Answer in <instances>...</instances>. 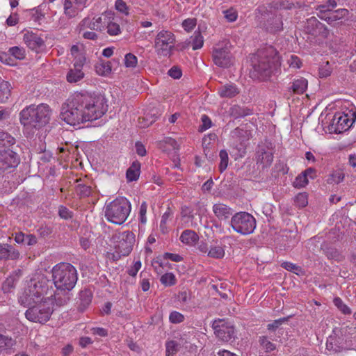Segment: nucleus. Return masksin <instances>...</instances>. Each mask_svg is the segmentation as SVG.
I'll use <instances>...</instances> for the list:
<instances>
[{
  "label": "nucleus",
  "instance_id": "c85d7f7f",
  "mask_svg": "<svg viewBox=\"0 0 356 356\" xmlns=\"http://www.w3.org/2000/svg\"><path fill=\"white\" fill-rule=\"evenodd\" d=\"M140 173V163L138 161L133 162L126 172V178L127 181L130 182L136 181L139 178Z\"/></svg>",
  "mask_w": 356,
  "mask_h": 356
},
{
  "label": "nucleus",
  "instance_id": "a19ab883",
  "mask_svg": "<svg viewBox=\"0 0 356 356\" xmlns=\"http://www.w3.org/2000/svg\"><path fill=\"white\" fill-rule=\"evenodd\" d=\"M9 54L18 60H22L25 58V50L22 47H13L8 50Z\"/></svg>",
  "mask_w": 356,
  "mask_h": 356
},
{
  "label": "nucleus",
  "instance_id": "de8ad7c7",
  "mask_svg": "<svg viewBox=\"0 0 356 356\" xmlns=\"http://www.w3.org/2000/svg\"><path fill=\"white\" fill-rule=\"evenodd\" d=\"M16 280L13 277H8L3 283L2 289L4 293H9L15 288Z\"/></svg>",
  "mask_w": 356,
  "mask_h": 356
},
{
  "label": "nucleus",
  "instance_id": "cd10ccee",
  "mask_svg": "<svg viewBox=\"0 0 356 356\" xmlns=\"http://www.w3.org/2000/svg\"><path fill=\"white\" fill-rule=\"evenodd\" d=\"M12 86L11 84L6 81H0V104L8 102L11 96Z\"/></svg>",
  "mask_w": 356,
  "mask_h": 356
},
{
  "label": "nucleus",
  "instance_id": "39448f33",
  "mask_svg": "<svg viewBox=\"0 0 356 356\" xmlns=\"http://www.w3.org/2000/svg\"><path fill=\"white\" fill-rule=\"evenodd\" d=\"M52 279L56 289L72 290L77 282L76 268L69 263H60L52 268Z\"/></svg>",
  "mask_w": 356,
  "mask_h": 356
},
{
  "label": "nucleus",
  "instance_id": "c9c22d12",
  "mask_svg": "<svg viewBox=\"0 0 356 356\" xmlns=\"http://www.w3.org/2000/svg\"><path fill=\"white\" fill-rule=\"evenodd\" d=\"M307 81L304 78L296 79L292 85L293 91L298 94L303 93L307 88Z\"/></svg>",
  "mask_w": 356,
  "mask_h": 356
},
{
  "label": "nucleus",
  "instance_id": "a211bd4d",
  "mask_svg": "<svg viewBox=\"0 0 356 356\" xmlns=\"http://www.w3.org/2000/svg\"><path fill=\"white\" fill-rule=\"evenodd\" d=\"M18 162L17 154L14 152L10 149L0 150V170L15 167Z\"/></svg>",
  "mask_w": 356,
  "mask_h": 356
},
{
  "label": "nucleus",
  "instance_id": "a878e982",
  "mask_svg": "<svg viewBox=\"0 0 356 356\" xmlns=\"http://www.w3.org/2000/svg\"><path fill=\"white\" fill-rule=\"evenodd\" d=\"M213 212L220 220L228 218L232 214V209L222 203H217L213 206Z\"/></svg>",
  "mask_w": 356,
  "mask_h": 356
},
{
  "label": "nucleus",
  "instance_id": "9b49d317",
  "mask_svg": "<svg viewBox=\"0 0 356 356\" xmlns=\"http://www.w3.org/2000/svg\"><path fill=\"white\" fill-rule=\"evenodd\" d=\"M231 227L237 233L248 235L254 232L256 228L255 218L247 212H238L231 219Z\"/></svg>",
  "mask_w": 356,
  "mask_h": 356
},
{
  "label": "nucleus",
  "instance_id": "393cba45",
  "mask_svg": "<svg viewBox=\"0 0 356 356\" xmlns=\"http://www.w3.org/2000/svg\"><path fill=\"white\" fill-rule=\"evenodd\" d=\"M203 36L200 32L195 31L193 35L184 42L183 47L185 48L191 46L193 50H197L201 49L203 47Z\"/></svg>",
  "mask_w": 356,
  "mask_h": 356
},
{
  "label": "nucleus",
  "instance_id": "13d9d810",
  "mask_svg": "<svg viewBox=\"0 0 356 356\" xmlns=\"http://www.w3.org/2000/svg\"><path fill=\"white\" fill-rule=\"evenodd\" d=\"M201 121L202 125L200 127V130L201 131H206L207 129H209L212 125L211 119L206 115H202Z\"/></svg>",
  "mask_w": 356,
  "mask_h": 356
},
{
  "label": "nucleus",
  "instance_id": "4be33fe9",
  "mask_svg": "<svg viewBox=\"0 0 356 356\" xmlns=\"http://www.w3.org/2000/svg\"><path fill=\"white\" fill-rule=\"evenodd\" d=\"M70 54L73 57V65L83 66L86 62L85 48L82 44L72 46Z\"/></svg>",
  "mask_w": 356,
  "mask_h": 356
},
{
  "label": "nucleus",
  "instance_id": "2f4dec72",
  "mask_svg": "<svg viewBox=\"0 0 356 356\" xmlns=\"http://www.w3.org/2000/svg\"><path fill=\"white\" fill-rule=\"evenodd\" d=\"M238 92V89L234 85H225L218 89V94L221 97L231 98Z\"/></svg>",
  "mask_w": 356,
  "mask_h": 356
},
{
  "label": "nucleus",
  "instance_id": "20e7f679",
  "mask_svg": "<svg viewBox=\"0 0 356 356\" xmlns=\"http://www.w3.org/2000/svg\"><path fill=\"white\" fill-rule=\"evenodd\" d=\"M79 92L71 95L62 104L60 118L70 126H78L86 122Z\"/></svg>",
  "mask_w": 356,
  "mask_h": 356
},
{
  "label": "nucleus",
  "instance_id": "f3484780",
  "mask_svg": "<svg viewBox=\"0 0 356 356\" xmlns=\"http://www.w3.org/2000/svg\"><path fill=\"white\" fill-rule=\"evenodd\" d=\"M106 32L110 36L119 35L122 33V29L119 24L120 18L113 12H106Z\"/></svg>",
  "mask_w": 356,
  "mask_h": 356
},
{
  "label": "nucleus",
  "instance_id": "bb28decb",
  "mask_svg": "<svg viewBox=\"0 0 356 356\" xmlns=\"http://www.w3.org/2000/svg\"><path fill=\"white\" fill-rule=\"evenodd\" d=\"M96 73L102 76H108L112 72V67L110 61L100 60L95 65Z\"/></svg>",
  "mask_w": 356,
  "mask_h": 356
},
{
  "label": "nucleus",
  "instance_id": "412c9836",
  "mask_svg": "<svg viewBox=\"0 0 356 356\" xmlns=\"http://www.w3.org/2000/svg\"><path fill=\"white\" fill-rule=\"evenodd\" d=\"M24 41L32 50L39 52L44 48L43 40L37 34L32 32H26L24 35Z\"/></svg>",
  "mask_w": 356,
  "mask_h": 356
},
{
  "label": "nucleus",
  "instance_id": "2eb2a0df",
  "mask_svg": "<svg viewBox=\"0 0 356 356\" xmlns=\"http://www.w3.org/2000/svg\"><path fill=\"white\" fill-rule=\"evenodd\" d=\"M339 330H334L333 333L329 336L326 342L327 350L334 352H341L352 348L349 341L339 336Z\"/></svg>",
  "mask_w": 356,
  "mask_h": 356
},
{
  "label": "nucleus",
  "instance_id": "dca6fc26",
  "mask_svg": "<svg viewBox=\"0 0 356 356\" xmlns=\"http://www.w3.org/2000/svg\"><path fill=\"white\" fill-rule=\"evenodd\" d=\"M88 0H64L63 12L68 18L75 17L86 6Z\"/></svg>",
  "mask_w": 356,
  "mask_h": 356
},
{
  "label": "nucleus",
  "instance_id": "8fccbe9b",
  "mask_svg": "<svg viewBox=\"0 0 356 356\" xmlns=\"http://www.w3.org/2000/svg\"><path fill=\"white\" fill-rule=\"evenodd\" d=\"M219 156L220 159L219 169L220 172H223L226 170L228 165V154L225 150H221Z\"/></svg>",
  "mask_w": 356,
  "mask_h": 356
},
{
  "label": "nucleus",
  "instance_id": "473e14b6",
  "mask_svg": "<svg viewBox=\"0 0 356 356\" xmlns=\"http://www.w3.org/2000/svg\"><path fill=\"white\" fill-rule=\"evenodd\" d=\"M80 309L81 310L83 311L85 310L88 306L90 304L92 301V293L88 290H83L81 291L80 294Z\"/></svg>",
  "mask_w": 356,
  "mask_h": 356
},
{
  "label": "nucleus",
  "instance_id": "79ce46f5",
  "mask_svg": "<svg viewBox=\"0 0 356 356\" xmlns=\"http://www.w3.org/2000/svg\"><path fill=\"white\" fill-rule=\"evenodd\" d=\"M281 266L284 269H286V270H287L289 271L293 272V273H296V275H299L303 273V270L301 268V267H300V266H297L295 264H293L291 262L285 261V262H283L281 264Z\"/></svg>",
  "mask_w": 356,
  "mask_h": 356
},
{
  "label": "nucleus",
  "instance_id": "f257e3e1",
  "mask_svg": "<svg viewBox=\"0 0 356 356\" xmlns=\"http://www.w3.org/2000/svg\"><path fill=\"white\" fill-rule=\"evenodd\" d=\"M47 277L41 272H36L24 283V286L19 296V302L29 307L33 302H41L47 297L54 298V291L49 287Z\"/></svg>",
  "mask_w": 356,
  "mask_h": 356
},
{
  "label": "nucleus",
  "instance_id": "6e6552de",
  "mask_svg": "<svg viewBox=\"0 0 356 356\" xmlns=\"http://www.w3.org/2000/svg\"><path fill=\"white\" fill-rule=\"evenodd\" d=\"M54 305V298L50 297L39 302H33L25 313L26 318L31 322L44 323L49 320Z\"/></svg>",
  "mask_w": 356,
  "mask_h": 356
},
{
  "label": "nucleus",
  "instance_id": "7ed1b4c3",
  "mask_svg": "<svg viewBox=\"0 0 356 356\" xmlns=\"http://www.w3.org/2000/svg\"><path fill=\"white\" fill-rule=\"evenodd\" d=\"M51 115L52 110L48 104H31L21 111L19 119L26 129L29 127L40 128L50 122Z\"/></svg>",
  "mask_w": 356,
  "mask_h": 356
},
{
  "label": "nucleus",
  "instance_id": "bf43d9fd",
  "mask_svg": "<svg viewBox=\"0 0 356 356\" xmlns=\"http://www.w3.org/2000/svg\"><path fill=\"white\" fill-rule=\"evenodd\" d=\"M58 214L61 218L69 219L72 217V212L65 207L60 206L58 208Z\"/></svg>",
  "mask_w": 356,
  "mask_h": 356
},
{
  "label": "nucleus",
  "instance_id": "f8f14e48",
  "mask_svg": "<svg viewBox=\"0 0 356 356\" xmlns=\"http://www.w3.org/2000/svg\"><path fill=\"white\" fill-rule=\"evenodd\" d=\"M213 60L216 65L223 68L229 67L233 65L234 58L229 42L223 41L216 44L213 50Z\"/></svg>",
  "mask_w": 356,
  "mask_h": 356
},
{
  "label": "nucleus",
  "instance_id": "774afa93",
  "mask_svg": "<svg viewBox=\"0 0 356 356\" xmlns=\"http://www.w3.org/2000/svg\"><path fill=\"white\" fill-rule=\"evenodd\" d=\"M18 20V15L17 14H13L10 15L9 17L6 19V24L8 26H15L17 24Z\"/></svg>",
  "mask_w": 356,
  "mask_h": 356
},
{
  "label": "nucleus",
  "instance_id": "ddd939ff",
  "mask_svg": "<svg viewBox=\"0 0 356 356\" xmlns=\"http://www.w3.org/2000/svg\"><path fill=\"white\" fill-rule=\"evenodd\" d=\"M212 327L216 337L222 341L229 342L235 338V330L233 325L225 319L215 320L213 322Z\"/></svg>",
  "mask_w": 356,
  "mask_h": 356
},
{
  "label": "nucleus",
  "instance_id": "6e6d98bb",
  "mask_svg": "<svg viewBox=\"0 0 356 356\" xmlns=\"http://www.w3.org/2000/svg\"><path fill=\"white\" fill-rule=\"evenodd\" d=\"M141 266L142 264L140 260L135 261L133 265L128 269V274L130 276L136 277Z\"/></svg>",
  "mask_w": 356,
  "mask_h": 356
},
{
  "label": "nucleus",
  "instance_id": "3c124183",
  "mask_svg": "<svg viewBox=\"0 0 356 356\" xmlns=\"http://www.w3.org/2000/svg\"><path fill=\"white\" fill-rule=\"evenodd\" d=\"M169 321L172 323H180L184 321V316L179 312L173 311L169 315Z\"/></svg>",
  "mask_w": 356,
  "mask_h": 356
},
{
  "label": "nucleus",
  "instance_id": "5701e85b",
  "mask_svg": "<svg viewBox=\"0 0 356 356\" xmlns=\"http://www.w3.org/2000/svg\"><path fill=\"white\" fill-rule=\"evenodd\" d=\"M180 220L181 225L195 227L198 225L193 211L187 207L181 208Z\"/></svg>",
  "mask_w": 356,
  "mask_h": 356
},
{
  "label": "nucleus",
  "instance_id": "37998d69",
  "mask_svg": "<svg viewBox=\"0 0 356 356\" xmlns=\"http://www.w3.org/2000/svg\"><path fill=\"white\" fill-rule=\"evenodd\" d=\"M308 177L303 172L299 175L293 181V186L295 188H303L308 184Z\"/></svg>",
  "mask_w": 356,
  "mask_h": 356
},
{
  "label": "nucleus",
  "instance_id": "6ab92c4d",
  "mask_svg": "<svg viewBox=\"0 0 356 356\" xmlns=\"http://www.w3.org/2000/svg\"><path fill=\"white\" fill-rule=\"evenodd\" d=\"M325 6L319 8L320 13H323L322 15H319L321 19H325L329 24H333L334 22L346 17L348 14L346 9H338L336 10H325Z\"/></svg>",
  "mask_w": 356,
  "mask_h": 356
},
{
  "label": "nucleus",
  "instance_id": "1a4fd4ad",
  "mask_svg": "<svg viewBox=\"0 0 356 356\" xmlns=\"http://www.w3.org/2000/svg\"><path fill=\"white\" fill-rule=\"evenodd\" d=\"M355 119L356 114L352 110L337 112L330 120L328 129L330 132L334 134L346 131L352 127Z\"/></svg>",
  "mask_w": 356,
  "mask_h": 356
},
{
  "label": "nucleus",
  "instance_id": "b1692460",
  "mask_svg": "<svg viewBox=\"0 0 356 356\" xmlns=\"http://www.w3.org/2000/svg\"><path fill=\"white\" fill-rule=\"evenodd\" d=\"M180 241L186 245L194 246L199 241V236L193 230L186 229L179 236Z\"/></svg>",
  "mask_w": 356,
  "mask_h": 356
},
{
  "label": "nucleus",
  "instance_id": "0eeeda50",
  "mask_svg": "<svg viewBox=\"0 0 356 356\" xmlns=\"http://www.w3.org/2000/svg\"><path fill=\"white\" fill-rule=\"evenodd\" d=\"M131 210V205L129 201L124 197H120L105 206L104 216L108 221L122 225L127 219Z\"/></svg>",
  "mask_w": 356,
  "mask_h": 356
},
{
  "label": "nucleus",
  "instance_id": "680f3d73",
  "mask_svg": "<svg viewBox=\"0 0 356 356\" xmlns=\"http://www.w3.org/2000/svg\"><path fill=\"white\" fill-rule=\"evenodd\" d=\"M181 70L177 67H172L168 71V75L173 79H177L181 76Z\"/></svg>",
  "mask_w": 356,
  "mask_h": 356
},
{
  "label": "nucleus",
  "instance_id": "7c9ffc66",
  "mask_svg": "<svg viewBox=\"0 0 356 356\" xmlns=\"http://www.w3.org/2000/svg\"><path fill=\"white\" fill-rule=\"evenodd\" d=\"M83 66L74 65L67 74V80L70 83H76L84 77V73L82 71Z\"/></svg>",
  "mask_w": 356,
  "mask_h": 356
},
{
  "label": "nucleus",
  "instance_id": "aec40b11",
  "mask_svg": "<svg viewBox=\"0 0 356 356\" xmlns=\"http://www.w3.org/2000/svg\"><path fill=\"white\" fill-rule=\"evenodd\" d=\"M106 12L102 15L93 18H85L82 20L81 26L83 28H88L92 30L102 31L106 25Z\"/></svg>",
  "mask_w": 356,
  "mask_h": 356
},
{
  "label": "nucleus",
  "instance_id": "ea45409f",
  "mask_svg": "<svg viewBox=\"0 0 356 356\" xmlns=\"http://www.w3.org/2000/svg\"><path fill=\"white\" fill-rule=\"evenodd\" d=\"M160 281L164 286H169L176 283V278L172 273H167L161 277Z\"/></svg>",
  "mask_w": 356,
  "mask_h": 356
},
{
  "label": "nucleus",
  "instance_id": "49530a36",
  "mask_svg": "<svg viewBox=\"0 0 356 356\" xmlns=\"http://www.w3.org/2000/svg\"><path fill=\"white\" fill-rule=\"evenodd\" d=\"M15 341L11 337H8L0 334V348H8L13 346Z\"/></svg>",
  "mask_w": 356,
  "mask_h": 356
},
{
  "label": "nucleus",
  "instance_id": "e433bc0d",
  "mask_svg": "<svg viewBox=\"0 0 356 356\" xmlns=\"http://www.w3.org/2000/svg\"><path fill=\"white\" fill-rule=\"evenodd\" d=\"M123 63L126 68L135 69L138 65V58L132 53H127L124 55Z\"/></svg>",
  "mask_w": 356,
  "mask_h": 356
},
{
  "label": "nucleus",
  "instance_id": "f704fd0d",
  "mask_svg": "<svg viewBox=\"0 0 356 356\" xmlns=\"http://www.w3.org/2000/svg\"><path fill=\"white\" fill-rule=\"evenodd\" d=\"M282 22L280 17L275 16L272 19L268 22L266 25V30L270 32H277L282 29Z\"/></svg>",
  "mask_w": 356,
  "mask_h": 356
},
{
  "label": "nucleus",
  "instance_id": "5fc2aeb1",
  "mask_svg": "<svg viewBox=\"0 0 356 356\" xmlns=\"http://www.w3.org/2000/svg\"><path fill=\"white\" fill-rule=\"evenodd\" d=\"M197 21L194 18H188L182 22V27L186 31H192L196 26Z\"/></svg>",
  "mask_w": 356,
  "mask_h": 356
},
{
  "label": "nucleus",
  "instance_id": "338daca9",
  "mask_svg": "<svg viewBox=\"0 0 356 356\" xmlns=\"http://www.w3.org/2000/svg\"><path fill=\"white\" fill-rule=\"evenodd\" d=\"M344 176L342 172H338L332 175L331 182L339 183L343 181Z\"/></svg>",
  "mask_w": 356,
  "mask_h": 356
},
{
  "label": "nucleus",
  "instance_id": "0e129e2a",
  "mask_svg": "<svg viewBox=\"0 0 356 356\" xmlns=\"http://www.w3.org/2000/svg\"><path fill=\"white\" fill-rule=\"evenodd\" d=\"M152 267L157 274L163 273V264L159 260H155L152 262Z\"/></svg>",
  "mask_w": 356,
  "mask_h": 356
},
{
  "label": "nucleus",
  "instance_id": "052dcab7",
  "mask_svg": "<svg viewBox=\"0 0 356 356\" xmlns=\"http://www.w3.org/2000/svg\"><path fill=\"white\" fill-rule=\"evenodd\" d=\"M8 251H7V253H6V259L8 258V259H17L19 258V252L13 249L11 246L8 245Z\"/></svg>",
  "mask_w": 356,
  "mask_h": 356
},
{
  "label": "nucleus",
  "instance_id": "69168bd1",
  "mask_svg": "<svg viewBox=\"0 0 356 356\" xmlns=\"http://www.w3.org/2000/svg\"><path fill=\"white\" fill-rule=\"evenodd\" d=\"M164 257L173 261L179 262L182 260V257L177 254L165 253Z\"/></svg>",
  "mask_w": 356,
  "mask_h": 356
},
{
  "label": "nucleus",
  "instance_id": "4d7b16f0",
  "mask_svg": "<svg viewBox=\"0 0 356 356\" xmlns=\"http://www.w3.org/2000/svg\"><path fill=\"white\" fill-rule=\"evenodd\" d=\"M147 209V205L146 202H142V204H140V210H139V220L143 224H145L147 222V217H146Z\"/></svg>",
  "mask_w": 356,
  "mask_h": 356
},
{
  "label": "nucleus",
  "instance_id": "864d4df0",
  "mask_svg": "<svg viewBox=\"0 0 356 356\" xmlns=\"http://www.w3.org/2000/svg\"><path fill=\"white\" fill-rule=\"evenodd\" d=\"M287 63L290 67L298 69L301 67L302 63L300 58L295 55H291L287 60Z\"/></svg>",
  "mask_w": 356,
  "mask_h": 356
},
{
  "label": "nucleus",
  "instance_id": "9d476101",
  "mask_svg": "<svg viewBox=\"0 0 356 356\" xmlns=\"http://www.w3.org/2000/svg\"><path fill=\"white\" fill-rule=\"evenodd\" d=\"M175 35L168 30L158 32L154 40V49L159 56L169 57L175 44Z\"/></svg>",
  "mask_w": 356,
  "mask_h": 356
},
{
  "label": "nucleus",
  "instance_id": "c03bdc74",
  "mask_svg": "<svg viewBox=\"0 0 356 356\" xmlns=\"http://www.w3.org/2000/svg\"><path fill=\"white\" fill-rule=\"evenodd\" d=\"M166 356H173L179 348V344L175 341H170L166 343Z\"/></svg>",
  "mask_w": 356,
  "mask_h": 356
},
{
  "label": "nucleus",
  "instance_id": "4c0bfd02",
  "mask_svg": "<svg viewBox=\"0 0 356 356\" xmlns=\"http://www.w3.org/2000/svg\"><path fill=\"white\" fill-rule=\"evenodd\" d=\"M293 201L297 207L300 208L305 207L308 204L307 194L306 193H300L294 197Z\"/></svg>",
  "mask_w": 356,
  "mask_h": 356
},
{
  "label": "nucleus",
  "instance_id": "423d86ee",
  "mask_svg": "<svg viewBox=\"0 0 356 356\" xmlns=\"http://www.w3.org/2000/svg\"><path fill=\"white\" fill-rule=\"evenodd\" d=\"M79 97L86 122L99 119L106 112L108 106L103 97H92L82 92H79Z\"/></svg>",
  "mask_w": 356,
  "mask_h": 356
},
{
  "label": "nucleus",
  "instance_id": "4468645a",
  "mask_svg": "<svg viewBox=\"0 0 356 356\" xmlns=\"http://www.w3.org/2000/svg\"><path fill=\"white\" fill-rule=\"evenodd\" d=\"M115 245L116 252L122 256H127L133 250L136 239L135 234L129 231L120 233Z\"/></svg>",
  "mask_w": 356,
  "mask_h": 356
},
{
  "label": "nucleus",
  "instance_id": "c756f323",
  "mask_svg": "<svg viewBox=\"0 0 356 356\" xmlns=\"http://www.w3.org/2000/svg\"><path fill=\"white\" fill-rule=\"evenodd\" d=\"M225 254V246L216 242L210 245L208 251V257L213 259H222Z\"/></svg>",
  "mask_w": 356,
  "mask_h": 356
},
{
  "label": "nucleus",
  "instance_id": "58836bf2",
  "mask_svg": "<svg viewBox=\"0 0 356 356\" xmlns=\"http://www.w3.org/2000/svg\"><path fill=\"white\" fill-rule=\"evenodd\" d=\"M259 343L266 353H270L276 349V345L269 341L266 337H261Z\"/></svg>",
  "mask_w": 356,
  "mask_h": 356
},
{
  "label": "nucleus",
  "instance_id": "72a5a7b5",
  "mask_svg": "<svg viewBox=\"0 0 356 356\" xmlns=\"http://www.w3.org/2000/svg\"><path fill=\"white\" fill-rule=\"evenodd\" d=\"M159 147L163 151L168 152L171 149H176L178 148V144L177 141L170 137L165 138L163 140L160 141Z\"/></svg>",
  "mask_w": 356,
  "mask_h": 356
},
{
  "label": "nucleus",
  "instance_id": "e2e57ef3",
  "mask_svg": "<svg viewBox=\"0 0 356 356\" xmlns=\"http://www.w3.org/2000/svg\"><path fill=\"white\" fill-rule=\"evenodd\" d=\"M136 150L139 156H143L146 154V149L140 142L136 143Z\"/></svg>",
  "mask_w": 356,
  "mask_h": 356
},
{
  "label": "nucleus",
  "instance_id": "f03ea898",
  "mask_svg": "<svg viewBox=\"0 0 356 356\" xmlns=\"http://www.w3.org/2000/svg\"><path fill=\"white\" fill-rule=\"evenodd\" d=\"M280 65V57L276 49L268 46L259 49L254 56L250 73L254 79H265Z\"/></svg>",
  "mask_w": 356,
  "mask_h": 356
},
{
  "label": "nucleus",
  "instance_id": "603ef678",
  "mask_svg": "<svg viewBox=\"0 0 356 356\" xmlns=\"http://www.w3.org/2000/svg\"><path fill=\"white\" fill-rule=\"evenodd\" d=\"M225 18L229 22H233L236 20L238 13L234 8H230L224 11Z\"/></svg>",
  "mask_w": 356,
  "mask_h": 356
},
{
  "label": "nucleus",
  "instance_id": "a18cd8bd",
  "mask_svg": "<svg viewBox=\"0 0 356 356\" xmlns=\"http://www.w3.org/2000/svg\"><path fill=\"white\" fill-rule=\"evenodd\" d=\"M115 8L125 16L129 15V8L127 3L122 0H116L115 2Z\"/></svg>",
  "mask_w": 356,
  "mask_h": 356
},
{
  "label": "nucleus",
  "instance_id": "09e8293b",
  "mask_svg": "<svg viewBox=\"0 0 356 356\" xmlns=\"http://www.w3.org/2000/svg\"><path fill=\"white\" fill-rule=\"evenodd\" d=\"M334 305L343 314H349L351 313L350 308L343 303L340 298H335L333 300Z\"/></svg>",
  "mask_w": 356,
  "mask_h": 356
}]
</instances>
